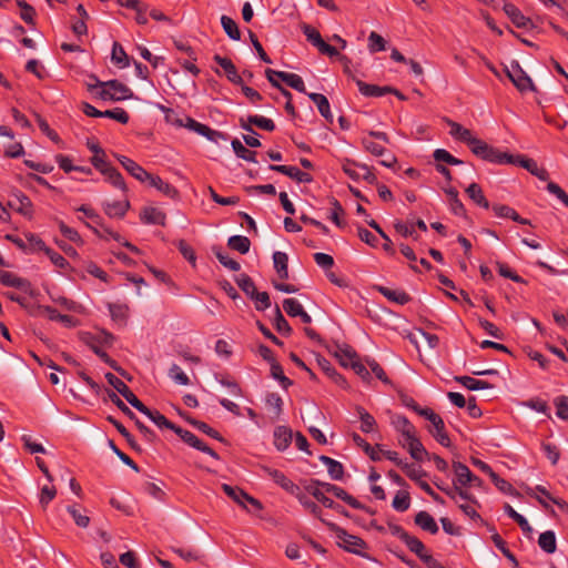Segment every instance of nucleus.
Returning <instances> with one entry per match:
<instances>
[{"label":"nucleus","instance_id":"7","mask_svg":"<svg viewBox=\"0 0 568 568\" xmlns=\"http://www.w3.org/2000/svg\"><path fill=\"white\" fill-rule=\"evenodd\" d=\"M373 139L388 144L390 140L387 133L371 130L361 139L363 149L372 155L382 156L386 154V149L381 143L373 141Z\"/></svg>","mask_w":568,"mask_h":568},{"label":"nucleus","instance_id":"41","mask_svg":"<svg viewBox=\"0 0 568 568\" xmlns=\"http://www.w3.org/2000/svg\"><path fill=\"white\" fill-rule=\"evenodd\" d=\"M539 547L547 554H554L557 549L556 535L552 530L544 531L538 538Z\"/></svg>","mask_w":568,"mask_h":568},{"label":"nucleus","instance_id":"31","mask_svg":"<svg viewBox=\"0 0 568 568\" xmlns=\"http://www.w3.org/2000/svg\"><path fill=\"white\" fill-rule=\"evenodd\" d=\"M306 94L316 104L321 115L329 123H333V114L331 112V105L327 98L324 94L314 92Z\"/></svg>","mask_w":568,"mask_h":568},{"label":"nucleus","instance_id":"18","mask_svg":"<svg viewBox=\"0 0 568 568\" xmlns=\"http://www.w3.org/2000/svg\"><path fill=\"white\" fill-rule=\"evenodd\" d=\"M453 468L456 476L455 483L457 485L469 486L471 484H480V478L475 476L465 464L460 462H454Z\"/></svg>","mask_w":568,"mask_h":568},{"label":"nucleus","instance_id":"27","mask_svg":"<svg viewBox=\"0 0 568 568\" xmlns=\"http://www.w3.org/2000/svg\"><path fill=\"white\" fill-rule=\"evenodd\" d=\"M146 181H149L151 186L155 187L159 192L172 200H175L179 196L176 187L163 181L159 175L150 174V178H148Z\"/></svg>","mask_w":568,"mask_h":568},{"label":"nucleus","instance_id":"34","mask_svg":"<svg viewBox=\"0 0 568 568\" xmlns=\"http://www.w3.org/2000/svg\"><path fill=\"white\" fill-rule=\"evenodd\" d=\"M466 193L476 205L485 210H488L490 207V204L486 196L484 195L483 189L479 184L470 183L466 189Z\"/></svg>","mask_w":568,"mask_h":568},{"label":"nucleus","instance_id":"15","mask_svg":"<svg viewBox=\"0 0 568 568\" xmlns=\"http://www.w3.org/2000/svg\"><path fill=\"white\" fill-rule=\"evenodd\" d=\"M83 342L94 352L97 356L100 357L101 361H103L111 368H113L114 371L119 372L121 375L124 376V371L121 367H119L118 363L114 359H112L108 355V353L100 347V343H98L95 336L87 334L83 337Z\"/></svg>","mask_w":568,"mask_h":568},{"label":"nucleus","instance_id":"23","mask_svg":"<svg viewBox=\"0 0 568 568\" xmlns=\"http://www.w3.org/2000/svg\"><path fill=\"white\" fill-rule=\"evenodd\" d=\"M40 313L45 315L50 321L60 322L65 327H74L77 320L71 315L60 314L51 306H40Z\"/></svg>","mask_w":568,"mask_h":568},{"label":"nucleus","instance_id":"42","mask_svg":"<svg viewBox=\"0 0 568 568\" xmlns=\"http://www.w3.org/2000/svg\"><path fill=\"white\" fill-rule=\"evenodd\" d=\"M0 282L9 287L24 290L29 284L26 280L8 271H0Z\"/></svg>","mask_w":568,"mask_h":568},{"label":"nucleus","instance_id":"21","mask_svg":"<svg viewBox=\"0 0 568 568\" xmlns=\"http://www.w3.org/2000/svg\"><path fill=\"white\" fill-rule=\"evenodd\" d=\"M213 59L225 71L226 78L232 83L236 85L242 84V77L237 73V70L231 59L219 54H215Z\"/></svg>","mask_w":568,"mask_h":568},{"label":"nucleus","instance_id":"14","mask_svg":"<svg viewBox=\"0 0 568 568\" xmlns=\"http://www.w3.org/2000/svg\"><path fill=\"white\" fill-rule=\"evenodd\" d=\"M262 470L268 478H271L276 485H278L288 494H297L298 486L294 484L288 477H286L283 471L267 466H263Z\"/></svg>","mask_w":568,"mask_h":568},{"label":"nucleus","instance_id":"29","mask_svg":"<svg viewBox=\"0 0 568 568\" xmlns=\"http://www.w3.org/2000/svg\"><path fill=\"white\" fill-rule=\"evenodd\" d=\"M376 290L388 301L399 305H405L410 301V296L403 290H392L381 285L376 286Z\"/></svg>","mask_w":568,"mask_h":568},{"label":"nucleus","instance_id":"35","mask_svg":"<svg viewBox=\"0 0 568 568\" xmlns=\"http://www.w3.org/2000/svg\"><path fill=\"white\" fill-rule=\"evenodd\" d=\"M108 308L111 318L118 324L124 326L129 317V306L125 304L109 303Z\"/></svg>","mask_w":568,"mask_h":568},{"label":"nucleus","instance_id":"37","mask_svg":"<svg viewBox=\"0 0 568 568\" xmlns=\"http://www.w3.org/2000/svg\"><path fill=\"white\" fill-rule=\"evenodd\" d=\"M274 268L276 270L281 280L288 278V256L286 253L276 251L273 253Z\"/></svg>","mask_w":568,"mask_h":568},{"label":"nucleus","instance_id":"33","mask_svg":"<svg viewBox=\"0 0 568 568\" xmlns=\"http://www.w3.org/2000/svg\"><path fill=\"white\" fill-rule=\"evenodd\" d=\"M130 207L128 200L108 202L103 205L104 212L110 217L122 219Z\"/></svg>","mask_w":568,"mask_h":568},{"label":"nucleus","instance_id":"64","mask_svg":"<svg viewBox=\"0 0 568 568\" xmlns=\"http://www.w3.org/2000/svg\"><path fill=\"white\" fill-rule=\"evenodd\" d=\"M554 404L556 407L557 417L562 420H567L568 419V397L565 395L557 396L554 399Z\"/></svg>","mask_w":568,"mask_h":568},{"label":"nucleus","instance_id":"59","mask_svg":"<svg viewBox=\"0 0 568 568\" xmlns=\"http://www.w3.org/2000/svg\"><path fill=\"white\" fill-rule=\"evenodd\" d=\"M390 424L399 434H403L404 432L415 427L406 416L399 414H394L390 416Z\"/></svg>","mask_w":568,"mask_h":568},{"label":"nucleus","instance_id":"26","mask_svg":"<svg viewBox=\"0 0 568 568\" xmlns=\"http://www.w3.org/2000/svg\"><path fill=\"white\" fill-rule=\"evenodd\" d=\"M503 10L516 27L527 28L530 24V19L525 17L515 4L505 2Z\"/></svg>","mask_w":568,"mask_h":568},{"label":"nucleus","instance_id":"52","mask_svg":"<svg viewBox=\"0 0 568 568\" xmlns=\"http://www.w3.org/2000/svg\"><path fill=\"white\" fill-rule=\"evenodd\" d=\"M17 6L21 9L20 18L29 26H34L36 10L26 0H16Z\"/></svg>","mask_w":568,"mask_h":568},{"label":"nucleus","instance_id":"38","mask_svg":"<svg viewBox=\"0 0 568 568\" xmlns=\"http://www.w3.org/2000/svg\"><path fill=\"white\" fill-rule=\"evenodd\" d=\"M455 381L469 390L489 389L493 387V385L489 384L488 382L476 379L470 376H456Z\"/></svg>","mask_w":568,"mask_h":568},{"label":"nucleus","instance_id":"10","mask_svg":"<svg viewBox=\"0 0 568 568\" xmlns=\"http://www.w3.org/2000/svg\"><path fill=\"white\" fill-rule=\"evenodd\" d=\"M105 379L108 383L116 389L135 409H140L143 403L135 396V394L130 389V387L119 377H116L112 373L105 374Z\"/></svg>","mask_w":568,"mask_h":568},{"label":"nucleus","instance_id":"1","mask_svg":"<svg viewBox=\"0 0 568 568\" xmlns=\"http://www.w3.org/2000/svg\"><path fill=\"white\" fill-rule=\"evenodd\" d=\"M88 78L90 82L85 83L87 89L95 98L103 101H122L134 98L132 90L118 80L102 82L94 74H90Z\"/></svg>","mask_w":568,"mask_h":568},{"label":"nucleus","instance_id":"49","mask_svg":"<svg viewBox=\"0 0 568 568\" xmlns=\"http://www.w3.org/2000/svg\"><path fill=\"white\" fill-rule=\"evenodd\" d=\"M111 59L112 62L120 68H126L130 65L129 57L119 42H114L112 45Z\"/></svg>","mask_w":568,"mask_h":568},{"label":"nucleus","instance_id":"25","mask_svg":"<svg viewBox=\"0 0 568 568\" xmlns=\"http://www.w3.org/2000/svg\"><path fill=\"white\" fill-rule=\"evenodd\" d=\"M414 523L420 529H423L432 535L437 534L439 530L438 525L435 521L434 517L425 510H420L415 515Z\"/></svg>","mask_w":568,"mask_h":568},{"label":"nucleus","instance_id":"32","mask_svg":"<svg viewBox=\"0 0 568 568\" xmlns=\"http://www.w3.org/2000/svg\"><path fill=\"white\" fill-rule=\"evenodd\" d=\"M317 363L322 371L337 385H339L343 388L347 386L346 379L335 369V367L331 364L328 359L321 356L317 358Z\"/></svg>","mask_w":568,"mask_h":568},{"label":"nucleus","instance_id":"4","mask_svg":"<svg viewBox=\"0 0 568 568\" xmlns=\"http://www.w3.org/2000/svg\"><path fill=\"white\" fill-rule=\"evenodd\" d=\"M265 77L268 80V82L272 84V87H274V88H281V83L274 79V77H278L283 82H285L292 89H294L301 93H305V94L307 93L303 79L296 73H288V72H284V71L266 69Z\"/></svg>","mask_w":568,"mask_h":568},{"label":"nucleus","instance_id":"53","mask_svg":"<svg viewBox=\"0 0 568 568\" xmlns=\"http://www.w3.org/2000/svg\"><path fill=\"white\" fill-rule=\"evenodd\" d=\"M392 506L397 511H406L410 506V496L407 490H398L393 499Z\"/></svg>","mask_w":568,"mask_h":568},{"label":"nucleus","instance_id":"12","mask_svg":"<svg viewBox=\"0 0 568 568\" xmlns=\"http://www.w3.org/2000/svg\"><path fill=\"white\" fill-rule=\"evenodd\" d=\"M8 206L28 219L32 217V202L21 191H17L11 194L10 200L8 201Z\"/></svg>","mask_w":568,"mask_h":568},{"label":"nucleus","instance_id":"60","mask_svg":"<svg viewBox=\"0 0 568 568\" xmlns=\"http://www.w3.org/2000/svg\"><path fill=\"white\" fill-rule=\"evenodd\" d=\"M361 164L362 163L356 162L355 160L345 158L342 161V169L349 179L353 181H358L361 180V174L355 169H358V165Z\"/></svg>","mask_w":568,"mask_h":568},{"label":"nucleus","instance_id":"9","mask_svg":"<svg viewBox=\"0 0 568 568\" xmlns=\"http://www.w3.org/2000/svg\"><path fill=\"white\" fill-rule=\"evenodd\" d=\"M222 489L230 498H232L236 504H239L240 506H242L245 509H247L245 503L251 504L252 507L254 508V510H256V511H258L263 508L260 500L250 496L248 494H246L243 489H241L239 487H233L229 484H223Z\"/></svg>","mask_w":568,"mask_h":568},{"label":"nucleus","instance_id":"8","mask_svg":"<svg viewBox=\"0 0 568 568\" xmlns=\"http://www.w3.org/2000/svg\"><path fill=\"white\" fill-rule=\"evenodd\" d=\"M404 544L414 552L428 568H444L443 565L426 551L425 545L415 536L409 535Z\"/></svg>","mask_w":568,"mask_h":568},{"label":"nucleus","instance_id":"46","mask_svg":"<svg viewBox=\"0 0 568 568\" xmlns=\"http://www.w3.org/2000/svg\"><path fill=\"white\" fill-rule=\"evenodd\" d=\"M354 443L362 447L363 450L368 455V457L374 462H379L382 459V456L379 454L378 448L375 446L373 447L369 443H367L362 436L358 434L353 435Z\"/></svg>","mask_w":568,"mask_h":568},{"label":"nucleus","instance_id":"20","mask_svg":"<svg viewBox=\"0 0 568 568\" xmlns=\"http://www.w3.org/2000/svg\"><path fill=\"white\" fill-rule=\"evenodd\" d=\"M139 412L144 414L146 417H149L160 428H168L175 433V429L179 427L175 424H173L172 422H170L159 410H152L144 404L140 407Z\"/></svg>","mask_w":568,"mask_h":568},{"label":"nucleus","instance_id":"3","mask_svg":"<svg viewBox=\"0 0 568 568\" xmlns=\"http://www.w3.org/2000/svg\"><path fill=\"white\" fill-rule=\"evenodd\" d=\"M475 146L471 152L479 159L494 164H510L513 162V154L501 152L500 150L489 145L483 140L475 142Z\"/></svg>","mask_w":568,"mask_h":568},{"label":"nucleus","instance_id":"19","mask_svg":"<svg viewBox=\"0 0 568 568\" xmlns=\"http://www.w3.org/2000/svg\"><path fill=\"white\" fill-rule=\"evenodd\" d=\"M305 490L311 494L318 503H321L324 507H335L334 500L325 495V490L321 487V480L311 479L305 485Z\"/></svg>","mask_w":568,"mask_h":568},{"label":"nucleus","instance_id":"11","mask_svg":"<svg viewBox=\"0 0 568 568\" xmlns=\"http://www.w3.org/2000/svg\"><path fill=\"white\" fill-rule=\"evenodd\" d=\"M175 434L189 446L210 455L214 459H220V456L215 450L209 447L205 443H203L190 430L183 429L182 427L179 426L175 429Z\"/></svg>","mask_w":568,"mask_h":568},{"label":"nucleus","instance_id":"22","mask_svg":"<svg viewBox=\"0 0 568 568\" xmlns=\"http://www.w3.org/2000/svg\"><path fill=\"white\" fill-rule=\"evenodd\" d=\"M141 221L144 224L164 226L166 222V214L158 207H144L143 211L141 212Z\"/></svg>","mask_w":568,"mask_h":568},{"label":"nucleus","instance_id":"56","mask_svg":"<svg viewBox=\"0 0 568 568\" xmlns=\"http://www.w3.org/2000/svg\"><path fill=\"white\" fill-rule=\"evenodd\" d=\"M187 422L192 426L197 428L200 432L206 434L207 436H210L216 440H220V442L224 440L223 437L221 436V434L217 430H215L214 428H212L210 425H207L206 423L194 419V418H189Z\"/></svg>","mask_w":568,"mask_h":568},{"label":"nucleus","instance_id":"51","mask_svg":"<svg viewBox=\"0 0 568 568\" xmlns=\"http://www.w3.org/2000/svg\"><path fill=\"white\" fill-rule=\"evenodd\" d=\"M85 226L89 227L97 236H99L102 240L113 239L116 242L122 241V236L119 233L112 231L104 223H103V226H100V229L93 226L90 223H85Z\"/></svg>","mask_w":568,"mask_h":568},{"label":"nucleus","instance_id":"50","mask_svg":"<svg viewBox=\"0 0 568 568\" xmlns=\"http://www.w3.org/2000/svg\"><path fill=\"white\" fill-rule=\"evenodd\" d=\"M213 253L219 262L226 268L237 272L241 268V265L237 261L231 258L227 253H225L221 247H213Z\"/></svg>","mask_w":568,"mask_h":568},{"label":"nucleus","instance_id":"28","mask_svg":"<svg viewBox=\"0 0 568 568\" xmlns=\"http://www.w3.org/2000/svg\"><path fill=\"white\" fill-rule=\"evenodd\" d=\"M293 437L292 430L286 426H277L274 429V446L277 450L284 452L291 445Z\"/></svg>","mask_w":568,"mask_h":568},{"label":"nucleus","instance_id":"47","mask_svg":"<svg viewBox=\"0 0 568 568\" xmlns=\"http://www.w3.org/2000/svg\"><path fill=\"white\" fill-rule=\"evenodd\" d=\"M265 403L272 412L274 418H280L283 412V400L277 393H268L265 397Z\"/></svg>","mask_w":568,"mask_h":568},{"label":"nucleus","instance_id":"6","mask_svg":"<svg viewBox=\"0 0 568 568\" xmlns=\"http://www.w3.org/2000/svg\"><path fill=\"white\" fill-rule=\"evenodd\" d=\"M419 415L425 417L432 424L429 428L430 435L444 447L450 446V439L445 430V423L443 418L432 409L420 410Z\"/></svg>","mask_w":568,"mask_h":568},{"label":"nucleus","instance_id":"55","mask_svg":"<svg viewBox=\"0 0 568 568\" xmlns=\"http://www.w3.org/2000/svg\"><path fill=\"white\" fill-rule=\"evenodd\" d=\"M235 282L248 297H251L257 291L253 280L245 273L236 276Z\"/></svg>","mask_w":568,"mask_h":568},{"label":"nucleus","instance_id":"54","mask_svg":"<svg viewBox=\"0 0 568 568\" xmlns=\"http://www.w3.org/2000/svg\"><path fill=\"white\" fill-rule=\"evenodd\" d=\"M274 326L282 335L288 336L292 334V327L283 316L278 305L275 306Z\"/></svg>","mask_w":568,"mask_h":568},{"label":"nucleus","instance_id":"17","mask_svg":"<svg viewBox=\"0 0 568 568\" xmlns=\"http://www.w3.org/2000/svg\"><path fill=\"white\" fill-rule=\"evenodd\" d=\"M115 158L125 171L138 181L146 182L148 178H150V173L132 159L119 154H115Z\"/></svg>","mask_w":568,"mask_h":568},{"label":"nucleus","instance_id":"44","mask_svg":"<svg viewBox=\"0 0 568 568\" xmlns=\"http://www.w3.org/2000/svg\"><path fill=\"white\" fill-rule=\"evenodd\" d=\"M221 24L224 32L232 40L239 41L241 39V31L237 23L229 16L221 17Z\"/></svg>","mask_w":568,"mask_h":568},{"label":"nucleus","instance_id":"58","mask_svg":"<svg viewBox=\"0 0 568 568\" xmlns=\"http://www.w3.org/2000/svg\"><path fill=\"white\" fill-rule=\"evenodd\" d=\"M271 375L274 379L278 381L284 389H287L293 382L284 375L283 367L277 362L271 364Z\"/></svg>","mask_w":568,"mask_h":568},{"label":"nucleus","instance_id":"2","mask_svg":"<svg viewBox=\"0 0 568 568\" xmlns=\"http://www.w3.org/2000/svg\"><path fill=\"white\" fill-rule=\"evenodd\" d=\"M324 525L335 534L339 547L348 552L362 555V549L366 548V542L361 537L348 534L344 528L332 521H324Z\"/></svg>","mask_w":568,"mask_h":568},{"label":"nucleus","instance_id":"39","mask_svg":"<svg viewBox=\"0 0 568 568\" xmlns=\"http://www.w3.org/2000/svg\"><path fill=\"white\" fill-rule=\"evenodd\" d=\"M106 181L112 184L114 187L121 190L122 192H126L128 189H126V184H125V181L122 176V174L114 168V166H110L109 169L106 170H102V173Z\"/></svg>","mask_w":568,"mask_h":568},{"label":"nucleus","instance_id":"63","mask_svg":"<svg viewBox=\"0 0 568 568\" xmlns=\"http://www.w3.org/2000/svg\"><path fill=\"white\" fill-rule=\"evenodd\" d=\"M283 308L286 312V314L291 317H297L304 311L302 304L297 300L292 297L285 298L283 301Z\"/></svg>","mask_w":568,"mask_h":568},{"label":"nucleus","instance_id":"36","mask_svg":"<svg viewBox=\"0 0 568 568\" xmlns=\"http://www.w3.org/2000/svg\"><path fill=\"white\" fill-rule=\"evenodd\" d=\"M356 84L359 92L365 97H383L390 92V87H378L376 84H368L362 80H357Z\"/></svg>","mask_w":568,"mask_h":568},{"label":"nucleus","instance_id":"48","mask_svg":"<svg viewBox=\"0 0 568 568\" xmlns=\"http://www.w3.org/2000/svg\"><path fill=\"white\" fill-rule=\"evenodd\" d=\"M356 410L361 420V430L366 434L372 433L376 426L374 416L361 406H358Z\"/></svg>","mask_w":568,"mask_h":568},{"label":"nucleus","instance_id":"43","mask_svg":"<svg viewBox=\"0 0 568 568\" xmlns=\"http://www.w3.org/2000/svg\"><path fill=\"white\" fill-rule=\"evenodd\" d=\"M227 245L231 250L237 251L241 254H246L251 247V241L243 235H233L229 237Z\"/></svg>","mask_w":568,"mask_h":568},{"label":"nucleus","instance_id":"45","mask_svg":"<svg viewBox=\"0 0 568 568\" xmlns=\"http://www.w3.org/2000/svg\"><path fill=\"white\" fill-rule=\"evenodd\" d=\"M231 145L237 158L247 162H256V152L248 150L240 140L234 139Z\"/></svg>","mask_w":568,"mask_h":568},{"label":"nucleus","instance_id":"13","mask_svg":"<svg viewBox=\"0 0 568 568\" xmlns=\"http://www.w3.org/2000/svg\"><path fill=\"white\" fill-rule=\"evenodd\" d=\"M321 487L328 494L334 495L336 498L343 500L348 506H351L354 509H365L368 510L361 501H358L355 497L349 495L345 489L342 487L331 484L321 481Z\"/></svg>","mask_w":568,"mask_h":568},{"label":"nucleus","instance_id":"62","mask_svg":"<svg viewBox=\"0 0 568 568\" xmlns=\"http://www.w3.org/2000/svg\"><path fill=\"white\" fill-rule=\"evenodd\" d=\"M248 122L253 123V125H255L264 131H267V132H272L276 128L275 123L272 119L265 118L263 115H257V114L248 115Z\"/></svg>","mask_w":568,"mask_h":568},{"label":"nucleus","instance_id":"16","mask_svg":"<svg viewBox=\"0 0 568 568\" xmlns=\"http://www.w3.org/2000/svg\"><path fill=\"white\" fill-rule=\"evenodd\" d=\"M446 122L450 126V135L454 139L466 143L470 150L475 146V142H478L479 139L475 138L469 129H466L462 124L449 119H447Z\"/></svg>","mask_w":568,"mask_h":568},{"label":"nucleus","instance_id":"24","mask_svg":"<svg viewBox=\"0 0 568 568\" xmlns=\"http://www.w3.org/2000/svg\"><path fill=\"white\" fill-rule=\"evenodd\" d=\"M493 211L496 214V216L501 219H510L514 222H517L519 224L524 225H530V221L528 219L521 217L513 207L506 205V204H494Z\"/></svg>","mask_w":568,"mask_h":568},{"label":"nucleus","instance_id":"61","mask_svg":"<svg viewBox=\"0 0 568 568\" xmlns=\"http://www.w3.org/2000/svg\"><path fill=\"white\" fill-rule=\"evenodd\" d=\"M386 49L385 39L375 31H372L368 36V50L371 53L384 51Z\"/></svg>","mask_w":568,"mask_h":568},{"label":"nucleus","instance_id":"40","mask_svg":"<svg viewBox=\"0 0 568 568\" xmlns=\"http://www.w3.org/2000/svg\"><path fill=\"white\" fill-rule=\"evenodd\" d=\"M405 448L416 462H423L425 458L430 459V454L425 449L418 437L410 442Z\"/></svg>","mask_w":568,"mask_h":568},{"label":"nucleus","instance_id":"5","mask_svg":"<svg viewBox=\"0 0 568 568\" xmlns=\"http://www.w3.org/2000/svg\"><path fill=\"white\" fill-rule=\"evenodd\" d=\"M506 74L513 84L520 91H536V87L530 77L524 71L519 62L514 60L510 65L506 68Z\"/></svg>","mask_w":568,"mask_h":568},{"label":"nucleus","instance_id":"30","mask_svg":"<svg viewBox=\"0 0 568 568\" xmlns=\"http://www.w3.org/2000/svg\"><path fill=\"white\" fill-rule=\"evenodd\" d=\"M298 501L300 504L307 510L310 511L313 516H315L316 518H318L323 524L324 521H327L325 518H323L322 514V508L316 504L314 503L313 500H311L302 490L301 488L298 487L297 488V494H292Z\"/></svg>","mask_w":568,"mask_h":568},{"label":"nucleus","instance_id":"57","mask_svg":"<svg viewBox=\"0 0 568 568\" xmlns=\"http://www.w3.org/2000/svg\"><path fill=\"white\" fill-rule=\"evenodd\" d=\"M513 165L521 166L526 169L530 174L534 175V172H536L539 166L537 162L534 159L524 156V155H513V162L510 163Z\"/></svg>","mask_w":568,"mask_h":568}]
</instances>
